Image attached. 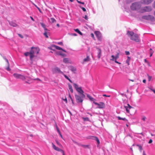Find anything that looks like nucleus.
<instances>
[{
    "label": "nucleus",
    "instance_id": "obj_1",
    "mask_svg": "<svg viewBox=\"0 0 155 155\" xmlns=\"http://www.w3.org/2000/svg\"><path fill=\"white\" fill-rule=\"evenodd\" d=\"M73 86L77 91L80 94V95L75 94V97L76 101L78 103H82L83 101V98L85 96L84 94V91L82 90L81 87H79L78 85L75 84H73Z\"/></svg>",
    "mask_w": 155,
    "mask_h": 155
},
{
    "label": "nucleus",
    "instance_id": "obj_2",
    "mask_svg": "<svg viewBox=\"0 0 155 155\" xmlns=\"http://www.w3.org/2000/svg\"><path fill=\"white\" fill-rule=\"evenodd\" d=\"M13 76L16 78L19 79L23 81H25V83L30 84V82L32 80H38L40 81H41V80L38 78L33 79L30 77L25 76L23 75L17 74L14 73L13 74Z\"/></svg>",
    "mask_w": 155,
    "mask_h": 155
},
{
    "label": "nucleus",
    "instance_id": "obj_3",
    "mask_svg": "<svg viewBox=\"0 0 155 155\" xmlns=\"http://www.w3.org/2000/svg\"><path fill=\"white\" fill-rule=\"evenodd\" d=\"M40 51L39 48L38 47H32L30 51V59L31 61V63H33V58L39 53Z\"/></svg>",
    "mask_w": 155,
    "mask_h": 155
},
{
    "label": "nucleus",
    "instance_id": "obj_4",
    "mask_svg": "<svg viewBox=\"0 0 155 155\" xmlns=\"http://www.w3.org/2000/svg\"><path fill=\"white\" fill-rule=\"evenodd\" d=\"M127 34L130 37V39L136 42H139L140 39L137 35L134 34L133 31H128Z\"/></svg>",
    "mask_w": 155,
    "mask_h": 155
},
{
    "label": "nucleus",
    "instance_id": "obj_5",
    "mask_svg": "<svg viewBox=\"0 0 155 155\" xmlns=\"http://www.w3.org/2000/svg\"><path fill=\"white\" fill-rule=\"evenodd\" d=\"M124 107L127 113L130 114L131 115L134 114L135 111V108L130 106L129 104H127V106H124Z\"/></svg>",
    "mask_w": 155,
    "mask_h": 155
},
{
    "label": "nucleus",
    "instance_id": "obj_6",
    "mask_svg": "<svg viewBox=\"0 0 155 155\" xmlns=\"http://www.w3.org/2000/svg\"><path fill=\"white\" fill-rule=\"evenodd\" d=\"M130 7L132 10H136L140 8V5L139 3L135 2L132 4Z\"/></svg>",
    "mask_w": 155,
    "mask_h": 155
},
{
    "label": "nucleus",
    "instance_id": "obj_7",
    "mask_svg": "<svg viewBox=\"0 0 155 155\" xmlns=\"http://www.w3.org/2000/svg\"><path fill=\"white\" fill-rule=\"evenodd\" d=\"M93 103L95 105H96L98 106V107H97V108L102 109L105 108V104L103 102H100L99 103H98L95 102H93Z\"/></svg>",
    "mask_w": 155,
    "mask_h": 155
},
{
    "label": "nucleus",
    "instance_id": "obj_8",
    "mask_svg": "<svg viewBox=\"0 0 155 155\" xmlns=\"http://www.w3.org/2000/svg\"><path fill=\"white\" fill-rule=\"evenodd\" d=\"M94 33L97 38L98 40L100 41H101L102 35L100 32L99 31H95Z\"/></svg>",
    "mask_w": 155,
    "mask_h": 155
},
{
    "label": "nucleus",
    "instance_id": "obj_9",
    "mask_svg": "<svg viewBox=\"0 0 155 155\" xmlns=\"http://www.w3.org/2000/svg\"><path fill=\"white\" fill-rule=\"evenodd\" d=\"M52 145L53 148L54 150L56 151L61 152L62 153L63 155H65L64 152L63 150L56 147L55 145L53 144V143H52Z\"/></svg>",
    "mask_w": 155,
    "mask_h": 155
},
{
    "label": "nucleus",
    "instance_id": "obj_10",
    "mask_svg": "<svg viewBox=\"0 0 155 155\" xmlns=\"http://www.w3.org/2000/svg\"><path fill=\"white\" fill-rule=\"evenodd\" d=\"M152 9L151 7L148 6H146L143 8L141 9V12H148L151 11Z\"/></svg>",
    "mask_w": 155,
    "mask_h": 155
},
{
    "label": "nucleus",
    "instance_id": "obj_11",
    "mask_svg": "<svg viewBox=\"0 0 155 155\" xmlns=\"http://www.w3.org/2000/svg\"><path fill=\"white\" fill-rule=\"evenodd\" d=\"M52 71L53 73H60L61 74H63V73L62 71H61L60 69L57 67H56L52 69Z\"/></svg>",
    "mask_w": 155,
    "mask_h": 155
},
{
    "label": "nucleus",
    "instance_id": "obj_12",
    "mask_svg": "<svg viewBox=\"0 0 155 155\" xmlns=\"http://www.w3.org/2000/svg\"><path fill=\"white\" fill-rule=\"evenodd\" d=\"M119 53L118 52L117 53V54L115 57H114V55H112L111 56L112 58L110 59V60L112 61H114V60H116L117 59H118L119 58Z\"/></svg>",
    "mask_w": 155,
    "mask_h": 155
},
{
    "label": "nucleus",
    "instance_id": "obj_13",
    "mask_svg": "<svg viewBox=\"0 0 155 155\" xmlns=\"http://www.w3.org/2000/svg\"><path fill=\"white\" fill-rule=\"evenodd\" d=\"M90 60L91 59L90 58L89 56L87 55L86 58L83 59L82 62V64H84L86 62L90 61Z\"/></svg>",
    "mask_w": 155,
    "mask_h": 155
},
{
    "label": "nucleus",
    "instance_id": "obj_14",
    "mask_svg": "<svg viewBox=\"0 0 155 155\" xmlns=\"http://www.w3.org/2000/svg\"><path fill=\"white\" fill-rule=\"evenodd\" d=\"M97 57L98 59H99L101 55V50L99 48H97Z\"/></svg>",
    "mask_w": 155,
    "mask_h": 155
},
{
    "label": "nucleus",
    "instance_id": "obj_15",
    "mask_svg": "<svg viewBox=\"0 0 155 155\" xmlns=\"http://www.w3.org/2000/svg\"><path fill=\"white\" fill-rule=\"evenodd\" d=\"M143 2L146 4H148L150 3L152 1V0H142Z\"/></svg>",
    "mask_w": 155,
    "mask_h": 155
},
{
    "label": "nucleus",
    "instance_id": "obj_16",
    "mask_svg": "<svg viewBox=\"0 0 155 155\" xmlns=\"http://www.w3.org/2000/svg\"><path fill=\"white\" fill-rule=\"evenodd\" d=\"M87 97L91 101H93L94 102V101L95 100V99H94L93 97H92L91 96L88 94H87Z\"/></svg>",
    "mask_w": 155,
    "mask_h": 155
},
{
    "label": "nucleus",
    "instance_id": "obj_17",
    "mask_svg": "<svg viewBox=\"0 0 155 155\" xmlns=\"http://www.w3.org/2000/svg\"><path fill=\"white\" fill-rule=\"evenodd\" d=\"M75 143H76L77 144H78V145L81 146L83 147L84 148H89V146L88 145H81L80 144H79L78 143L75 142Z\"/></svg>",
    "mask_w": 155,
    "mask_h": 155
},
{
    "label": "nucleus",
    "instance_id": "obj_18",
    "mask_svg": "<svg viewBox=\"0 0 155 155\" xmlns=\"http://www.w3.org/2000/svg\"><path fill=\"white\" fill-rule=\"evenodd\" d=\"M53 47H54L56 49L59 50H62V48L59 46H56L54 45L52 46Z\"/></svg>",
    "mask_w": 155,
    "mask_h": 155
},
{
    "label": "nucleus",
    "instance_id": "obj_19",
    "mask_svg": "<svg viewBox=\"0 0 155 155\" xmlns=\"http://www.w3.org/2000/svg\"><path fill=\"white\" fill-rule=\"evenodd\" d=\"M130 58L129 56L127 57V59L126 61V63L127 64V65H129L130 64Z\"/></svg>",
    "mask_w": 155,
    "mask_h": 155
},
{
    "label": "nucleus",
    "instance_id": "obj_20",
    "mask_svg": "<svg viewBox=\"0 0 155 155\" xmlns=\"http://www.w3.org/2000/svg\"><path fill=\"white\" fill-rule=\"evenodd\" d=\"M149 20H150L151 21H153L154 20V18L153 16L151 15H149Z\"/></svg>",
    "mask_w": 155,
    "mask_h": 155
},
{
    "label": "nucleus",
    "instance_id": "obj_21",
    "mask_svg": "<svg viewBox=\"0 0 155 155\" xmlns=\"http://www.w3.org/2000/svg\"><path fill=\"white\" fill-rule=\"evenodd\" d=\"M118 119L119 120H126L127 121V120L125 117L124 118H121L120 117L118 116L117 117Z\"/></svg>",
    "mask_w": 155,
    "mask_h": 155
},
{
    "label": "nucleus",
    "instance_id": "obj_22",
    "mask_svg": "<svg viewBox=\"0 0 155 155\" xmlns=\"http://www.w3.org/2000/svg\"><path fill=\"white\" fill-rule=\"evenodd\" d=\"M68 87L69 89L71 92L72 93L73 92V89H72V86L70 84H68Z\"/></svg>",
    "mask_w": 155,
    "mask_h": 155
},
{
    "label": "nucleus",
    "instance_id": "obj_23",
    "mask_svg": "<svg viewBox=\"0 0 155 155\" xmlns=\"http://www.w3.org/2000/svg\"><path fill=\"white\" fill-rule=\"evenodd\" d=\"M10 25L13 27H16L17 26V25L16 24L13 22H11L10 23Z\"/></svg>",
    "mask_w": 155,
    "mask_h": 155
},
{
    "label": "nucleus",
    "instance_id": "obj_24",
    "mask_svg": "<svg viewBox=\"0 0 155 155\" xmlns=\"http://www.w3.org/2000/svg\"><path fill=\"white\" fill-rule=\"evenodd\" d=\"M63 62L65 63H69V59L68 58H64L63 60Z\"/></svg>",
    "mask_w": 155,
    "mask_h": 155
},
{
    "label": "nucleus",
    "instance_id": "obj_25",
    "mask_svg": "<svg viewBox=\"0 0 155 155\" xmlns=\"http://www.w3.org/2000/svg\"><path fill=\"white\" fill-rule=\"evenodd\" d=\"M94 138V139L97 142V143L99 144L100 143V141L98 138L96 137H93Z\"/></svg>",
    "mask_w": 155,
    "mask_h": 155
},
{
    "label": "nucleus",
    "instance_id": "obj_26",
    "mask_svg": "<svg viewBox=\"0 0 155 155\" xmlns=\"http://www.w3.org/2000/svg\"><path fill=\"white\" fill-rule=\"evenodd\" d=\"M94 138V139L97 142V143L99 144L100 143V141L98 138L96 137H93Z\"/></svg>",
    "mask_w": 155,
    "mask_h": 155
},
{
    "label": "nucleus",
    "instance_id": "obj_27",
    "mask_svg": "<svg viewBox=\"0 0 155 155\" xmlns=\"http://www.w3.org/2000/svg\"><path fill=\"white\" fill-rule=\"evenodd\" d=\"M94 138V139L97 142V143L99 144L100 143V141L98 138L96 137H93Z\"/></svg>",
    "mask_w": 155,
    "mask_h": 155
},
{
    "label": "nucleus",
    "instance_id": "obj_28",
    "mask_svg": "<svg viewBox=\"0 0 155 155\" xmlns=\"http://www.w3.org/2000/svg\"><path fill=\"white\" fill-rule=\"evenodd\" d=\"M75 31L77 32L80 35H82V33L78 29H76L75 30Z\"/></svg>",
    "mask_w": 155,
    "mask_h": 155
},
{
    "label": "nucleus",
    "instance_id": "obj_29",
    "mask_svg": "<svg viewBox=\"0 0 155 155\" xmlns=\"http://www.w3.org/2000/svg\"><path fill=\"white\" fill-rule=\"evenodd\" d=\"M70 68L71 70L72 71H76V68L72 66H70Z\"/></svg>",
    "mask_w": 155,
    "mask_h": 155
},
{
    "label": "nucleus",
    "instance_id": "obj_30",
    "mask_svg": "<svg viewBox=\"0 0 155 155\" xmlns=\"http://www.w3.org/2000/svg\"><path fill=\"white\" fill-rule=\"evenodd\" d=\"M63 74L64 75V77L66 79H68L70 82L72 83V81L68 78V77L67 75H66L64 74Z\"/></svg>",
    "mask_w": 155,
    "mask_h": 155
},
{
    "label": "nucleus",
    "instance_id": "obj_31",
    "mask_svg": "<svg viewBox=\"0 0 155 155\" xmlns=\"http://www.w3.org/2000/svg\"><path fill=\"white\" fill-rule=\"evenodd\" d=\"M50 19L51 21V23H53L55 22L56 21V20L53 18H50Z\"/></svg>",
    "mask_w": 155,
    "mask_h": 155
},
{
    "label": "nucleus",
    "instance_id": "obj_32",
    "mask_svg": "<svg viewBox=\"0 0 155 155\" xmlns=\"http://www.w3.org/2000/svg\"><path fill=\"white\" fill-rule=\"evenodd\" d=\"M149 15H147V16H143L142 18L144 19H146L147 20H148L149 19Z\"/></svg>",
    "mask_w": 155,
    "mask_h": 155
},
{
    "label": "nucleus",
    "instance_id": "obj_33",
    "mask_svg": "<svg viewBox=\"0 0 155 155\" xmlns=\"http://www.w3.org/2000/svg\"><path fill=\"white\" fill-rule=\"evenodd\" d=\"M6 61L7 62V63L8 64V67L6 68V69L8 71H10V69L9 68V64L8 61V60L7 59H6Z\"/></svg>",
    "mask_w": 155,
    "mask_h": 155
},
{
    "label": "nucleus",
    "instance_id": "obj_34",
    "mask_svg": "<svg viewBox=\"0 0 155 155\" xmlns=\"http://www.w3.org/2000/svg\"><path fill=\"white\" fill-rule=\"evenodd\" d=\"M82 119L84 121H89V119L87 117H82Z\"/></svg>",
    "mask_w": 155,
    "mask_h": 155
},
{
    "label": "nucleus",
    "instance_id": "obj_35",
    "mask_svg": "<svg viewBox=\"0 0 155 155\" xmlns=\"http://www.w3.org/2000/svg\"><path fill=\"white\" fill-rule=\"evenodd\" d=\"M137 146L139 147V149L140 150V152H141L142 150H143L142 147L141 145H137Z\"/></svg>",
    "mask_w": 155,
    "mask_h": 155
},
{
    "label": "nucleus",
    "instance_id": "obj_36",
    "mask_svg": "<svg viewBox=\"0 0 155 155\" xmlns=\"http://www.w3.org/2000/svg\"><path fill=\"white\" fill-rule=\"evenodd\" d=\"M47 38H48V36L47 35V32L46 31H45V32L43 34Z\"/></svg>",
    "mask_w": 155,
    "mask_h": 155
},
{
    "label": "nucleus",
    "instance_id": "obj_37",
    "mask_svg": "<svg viewBox=\"0 0 155 155\" xmlns=\"http://www.w3.org/2000/svg\"><path fill=\"white\" fill-rule=\"evenodd\" d=\"M24 55L26 56H27L29 55L30 56V51L29 52H26L24 53Z\"/></svg>",
    "mask_w": 155,
    "mask_h": 155
},
{
    "label": "nucleus",
    "instance_id": "obj_38",
    "mask_svg": "<svg viewBox=\"0 0 155 155\" xmlns=\"http://www.w3.org/2000/svg\"><path fill=\"white\" fill-rule=\"evenodd\" d=\"M56 142V143L57 144L59 145L60 147H61L62 145L61 144V143L58 141V140H55Z\"/></svg>",
    "mask_w": 155,
    "mask_h": 155
},
{
    "label": "nucleus",
    "instance_id": "obj_39",
    "mask_svg": "<svg viewBox=\"0 0 155 155\" xmlns=\"http://www.w3.org/2000/svg\"><path fill=\"white\" fill-rule=\"evenodd\" d=\"M40 24H41V26H42V27L43 28H45V27H46V26H45V25L43 23H40Z\"/></svg>",
    "mask_w": 155,
    "mask_h": 155
},
{
    "label": "nucleus",
    "instance_id": "obj_40",
    "mask_svg": "<svg viewBox=\"0 0 155 155\" xmlns=\"http://www.w3.org/2000/svg\"><path fill=\"white\" fill-rule=\"evenodd\" d=\"M58 55H61V56H62L63 57H65V56H66V55L65 54L62 53H59L58 54Z\"/></svg>",
    "mask_w": 155,
    "mask_h": 155
},
{
    "label": "nucleus",
    "instance_id": "obj_41",
    "mask_svg": "<svg viewBox=\"0 0 155 155\" xmlns=\"http://www.w3.org/2000/svg\"><path fill=\"white\" fill-rule=\"evenodd\" d=\"M150 50L151 51L150 52V56L151 57L153 54V51L152 50L151 48H150Z\"/></svg>",
    "mask_w": 155,
    "mask_h": 155
},
{
    "label": "nucleus",
    "instance_id": "obj_42",
    "mask_svg": "<svg viewBox=\"0 0 155 155\" xmlns=\"http://www.w3.org/2000/svg\"><path fill=\"white\" fill-rule=\"evenodd\" d=\"M148 75V81H150L151 80L152 77L151 76H150L149 75Z\"/></svg>",
    "mask_w": 155,
    "mask_h": 155
},
{
    "label": "nucleus",
    "instance_id": "obj_43",
    "mask_svg": "<svg viewBox=\"0 0 155 155\" xmlns=\"http://www.w3.org/2000/svg\"><path fill=\"white\" fill-rule=\"evenodd\" d=\"M56 128L57 129V130L58 132V133H60L61 132L56 124Z\"/></svg>",
    "mask_w": 155,
    "mask_h": 155
},
{
    "label": "nucleus",
    "instance_id": "obj_44",
    "mask_svg": "<svg viewBox=\"0 0 155 155\" xmlns=\"http://www.w3.org/2000/svg\"><path fill=\"white\" fill-rule=\"evenodd\" d=\"M80 7L83 10V11L85 12L86 11V9L84 8L81 7V6H80Z\"/></svg>",
    "mask_w": 155,
    "mask_h": 155
},
{
    "label": "nucleus",
    "instance_id": "obj_45",
    "mask_svg": "<svg viewBox=\"0 0 155 155\" xmlns=\"http://www.w3.org/2000/svg\"><path fill=\"white\" fill-rule=\"evenodd\" d=\"M77 1L79 3L81 4H84V2H81V1H79L78 0H77Z\"/></svg>",
    "mask_w": 155,
    "mask_h": 155
},
{
    "label": "nucleus",
    "instance_id": "obj_46",
    "mask_svg": "<svg viewBox=\"0 0 155 155\" xmlns=\"http://www.w3.org/2000/svg\"><path fill=\"white\" fill-rule=\"evenodd\" d=\"M35 5L37 8V9H38L39 10V12H41V10L40 9V8H39L38 7H37L36 5Z\"/></svg>",
    "mask_w": 155,
    "mask_h": 155
},
{
    "label": "nucleus",
    "instance_id": "obj_47",
    "mask_svg": "<svg viewBox=\"0 0 155 155\" xmlns=\"http://www.w3.org/2000/svg\"><path fill=\"white\" fill-rule=\"evenodd\" d=\"M146 119V118L145 117H143V118H142V120L144 121H145Z\"/></svg>",
    "mask_w": 155,
    "mask_h": 155
},
{
    "label": "nucleus",
    "instance_id": "obj_48",
    "mask_svg": "<svg viewBox=\"0 0 155 155\" xmlns=\"http://www.w3.org/2000/svg\"><path fill=\"white\" fill-rule=\"evenodd\" d=\"M18 36L21 38H23V35H21V34H18Z\"/></svg>",
    "mask_w": 155,
    "mask_h": 155
},
{
    "label": "nucleus",
    "instance_id": "obj_49",
    "mask_svg": "<svg viewBox=\"0 0 155 155\" xmlns=\"http://www.w3.org/2000/svg\"><path fill=\"white\" fill-rule=\"evenodd\" d=\"M125 52L127 55H128L130 54V52L128 51H126Z\"/></svg>",
    "mask_w": 155,
    "mask_h": 155
},
{
    "label": "nucleus",
    "instance_id": "obj_50",
    "mask_svg": "<svg viewBox=\"0 0 155 155\" xmlns=\"http://www.w3.org/2000/svg\"><path fill=\"white\" fill-rule=\"evenodd\" d=\"M91 35V37L93 38V39H94V35L93 33H92Z\"/></svg>",
    "mask_w": 155,
    "mask_h": 155
},
{
    "label": "nucleus",
    "instance_id": "obj_51",
    "mask_svg": "<svg viewBox=\"0 0 155 155\" xmlns=\"http://www.w3.org/2000/svg\"><path fill=\"white\" fill-rule=\"evenodd\" d=\"M58 45H63V43L62 42H58Z\"/></svg>",
    "mask_w": 155,
    "mask_h": 155
},
{
    "label": "nucleus",
    "instance_id": "obj_52",
    "mask_svg": "<svg viewBox=\"0 0 155 155\" xmlns=\"http://www.w3.org/2000/svg\"><path fill=\"white\" fill-rule=\"evenodd\" d=\"M153 142V140L151 139H150V140L149 141L148 143L150 144L151 143Z\"/></svg>",
    "mask_w": 155,
    "mask_h": 155
},
{
    "label": "nucleus",
    "instance_id": "obj_53",
    "mask_svg": "<svg viewBox=\"0 0 155 155\" xmlns=\"http://www.w3.org/2000/svg\"><path fill=\"white\" fill-rule=\"evenodd\" d=\"M150 89L151 91H152L154 93V94H155V90L153 89L152 88H150Z\"/></svg>",
    "mask_w": 155,
    "mask_h": 155
},
{
    "label": "nucleus",
    "instance_id": "obj_54",
    "mask_svg": "<svg viewBox=\"0 0 155 155\" xmlns=\"http://www.w3.org/2000/svg\"><path fill=\"white\" fill-rule=\"evenodd\" d=\"M84 18L86 20H88V17L87 15H85V17H84Z\"/></svg>",
    "mask_w": 155,
    "mask_h": 155
},
{
    "label": "nucleus",
    "instance_id": "obj_55",
    "mask_svg": "<svg viewBox=\"0 0 155 155\" xmlns=\"http://www.w3.org/2000/svg\"><path fill=\"white\" fill-rule=\"evenodd\" d=\"M59 134L60 135V137H61L63 139V136H62V135H61V132H60V133H59Z\"/></svg>",
    "mask_w": 155,
    "mask_h": 155
},
{
    "label": "nucleus",
    "instance_id": "obj_56",
    "mask_svg": "<svg viewBox=\"0 0 155 155\" xmlns=\"http://www.w3.org/2000/svg\"><path fill=\"white\" fill-rule=\"evenodd\" d=\"M115 61V62L117 64H120V63H119V62H118L117 61V60H114V61Z\"/></svg>",
    "mask_w": 155,
    "mask_h": 155
},
{
    "label": "nucleus",
    "instance_id": "obj_57",
    "mask_svg": "<svg viewBox=\"0 0 155 155\" xmlns=\"http://www.w3.org/2000/svg\"><path fill=\"white\" fill-rule=\"evenodd\" d=\"M63 100L66 102V103L67 102V100L66 98H65V99H63Z\"/></svg>",
    "mask_w": 155,
    "mask_h": 155
},
{
    "label": "nucleus",
    "instance_id": "obj_58",
    "mask_svg": "<svg viewBox=\"0 0 155 155\" xmlns=\"http://www.w3.org/2000/svg\"><path fill=\"white\" fill-rule=\"evenodd\" d=\"M143 82L144 83H146V80L145 79H144L143 81Z\"/></svg>",
    "mask_w": 155,
    "mask_h": 155
},
{
    "label": "nucleus",
    "instance_id": "obj_59",
    "mask_svg": "<svg viewBox=\"0 0 155 155\" xmlns=\"http://www.w3.org/2000/svg\"><path fill=\"white\" fill-rule=\"evenodd\" d=\"M44 28V29L45 31H48V29L47 28H46V27H45V28Z\"/></svg>",
    "mask_w": 155,
    "mask_h": 155
},
{
    "label": "nucleus",
    "instance_id": "obj_60",
    "mask_svg": "<svg viewBox=\"0 0 155 155\" xmlns=\"http://www.w3.org/2000/svg\"><path fill=\"white\" fill-rule=\"evenodd\" d=\"M103 96H105V97H110V96H107L106 94H103Z\"/></svg>",
    "mask_w": 155,
    "mask_h": 155
},
{
    "label": "nucleus",
    "instance_id": "obj_61",
    "mask_svg": "<svg viewBox=\"0 0 155 155\" xmlns=\"http://www.w3.org/2000/svg\"><path fill=\"white\" fill-rule=\"evenodd\" d=\"M143 155H146L144 151H143Z\"/></svg>",
    "mask_w": 155,
    "mask_h": 155
},
{
    "label": "nucleus",
    "instance_id": "obj_62",
    "mask_svg": "<svg viewBox=\"0 0 155 155\" xmlns=\"http://www.w3.org/2000/svg\"><path fill=\"white\" fill-rule=\"evenodd\" d=\"M30 18H31V19L32 21H34V19H33V18L31 16V17H30Z\"/></svg>",
    "mask_w": 155,
    "mask_h": 155
},
{
    "label": "nucleus",
    "instance_id": "obj_63",
    "mask_svg": "<svg viewBox=\"0 0 155 155\" xmlns=\"http://www.w3.org/2000/svg\"><path fill=\"white\" fill-rule=\"evenodd\" d=\"M71 101H72V103L73 104V105H74V102L73 100H72V99H71Z\"/></svg>",
    "mask_w": 155,
    "mask_h": 155
},
{
    "label": "nucleus",
    "instance_id": "obj_64",
    "mask_svg": "<svg viewBox=\"0 0 155 155\" xmlns=\"http://www.w3.org/2000/svg\"><path fill=\"white\" fill-rule=\"evenodd\" d=\"M144 61L146 62V63H147L148 62H147V60H146V59H144Z\"/></svg>",
    "mask_w": 155,
    "mask_h": 155
}]
</instances>
